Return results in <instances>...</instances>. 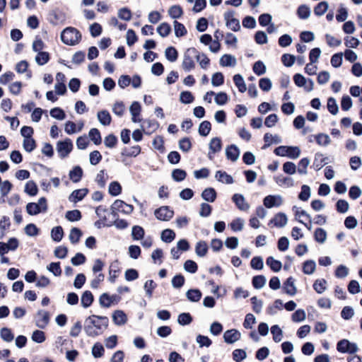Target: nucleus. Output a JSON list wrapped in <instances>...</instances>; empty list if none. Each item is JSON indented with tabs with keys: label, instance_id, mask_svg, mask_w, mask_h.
Segmentation results:
<instances>
[{
	"label": "nucleus",
	"instance_id": "obj_12",
	"mask_svg": "<svg viewBox=\"0 0 362 362\" xmlns=\"http://www.w3.org/2000/svg\"><path fill=\"white\" fill-rule=\"evenodd\" d=\"M233 12L227 11L224 13V18L226 22V26L233 31H238L240 28V22L233 17Z\"/></svg>",
	"mask_w": 362,
	"mask_h": 362
},
{
	"label": "nucleus",
	"instance_id": "obj_36",
	"mask_svg": "<svg viewBox=\"0 0 362 362\" xmlns=\"http://www.w3.org/2000/svg\"><path fill=\"white\" fill-rule=\"evenodd\" d=\"M196 61L199 63L200 67L203 69H207L210 64V59L206 56V54L199 52V57H197Z\"/></svg>",
	"mask_w": 362,
	"mask_h": 362
},
{
	"label": "nucleus",
	"instance_id": "obj_9",
	"mask_svg": "<svg viewBox=\"0 0 362 362\" xmlns=\"http://www.w3.org/2000/svg\"><path fill=\"white\" fill-rule=\"evenodd\" d=\"M154 215L160 221H168L173 218L174 212L168 206H165L157 209L154 211Z\"/></svg>",
	"mask_w": 362,
	"mask_h": 362
},
{
	"label": "nucleus",
	"instance_id": "obj_32",
	"mask_svg": "<svg viewBox=\"0 0 362 362\" xmlns=\"http://www.w3.org/2000/svg\"><path fill=\"white\" fill-rule=\"evenodd\" d=\"M81 305L83 308H88L93 301V296L89 291H86L81 296Z\"/></svg>",
	"mask_w": 362,
	"mask_h": 362
},
{
	"label": "nucleus",
	"instance_id": "obj_16",
	"mask_svg": "<svg viewBox=\"0 0 362 362\" xmlns=\"http://www.w3.org/2000/svg\"><path fill=\"white\" fill-rule=\"evenodd\" d=\"M240 337V332L235 329H228L223 334L224 341L227 344H233L238 341Z\"/></svg>",
	"mask_w": 362,
	"mask_h": 362
},
{
	"label": "nucleus",
	"instance_id": "obj_55",
	"mask_svg": "<svg viewBox=\"0 0 362 362\" xmlns=\"http://www.w3.org/2000/svg\"><path fill=\"white\" fill-rule=\"evenodd\" d=\"M81 235L82 233L80 229L78 228H73L70 231L69 240L71 243L76 244L79 241Z\"/></svg>",
	"mask_w": 362,
	"mask_h": 362
},
{
	"label": "nucleus",
	"instance_id": "obj_49",
	"mask_svg": "<svg viewBox=\"0 0 362 362\" xmlns=\"http://www.w3.org/2000/svg\"><path fill=\"white\" fill-rule=\"evenodd\" d=\"M64 235L63 229L61 226H56L52 229L51 237L55 242H59Z\"/></svg>",
	"mask_w": 362,
	"mask_h": 362
},
{
	"label": "nucleus",
	"instance_id": "obj_39",
	"mask_svg": "<svg viewBox=\"0 0 362 362\" xmlns=\"http://www.w3.org/2000/svg\"><path fill=\"white\" fill-rule=\"evenodd\" d=\"M168 14L169 16L173 18V19H177V18H180L182 14H183V11H182V8L178 6V5H174V6H172L169 9H168Z\"/></svg>",
	"mask_w": 362,
	"mask_h": 362
},
{
	"label": "nucleus",
	"instance_id": "obj_31",
	"mask_svg": "<svg viewBox=\"0 0 362 362\" xmlns=\"http://www.w3.org/2000/svg\"><path fill=\"white\" fill-rule=\"evenodd\" d=\"M266 263L274 272H278L281 269V262L279 260H276L273 257H267Z\"/></svg>",
	"mask_w": 362,
	"mask_h": 362
},
{
	"label": "nucleus",
	"instance_id": "obj_15",
	"mask_svg": "<svg viewBox=\"0 0 362 362\" xmlns=\"http://www.w3.org/2000/svg\"><path fill=\"white\" fill-rule=\"evenodd\" d=\"M232 200L238 207L243 211H247L250 209V204L246 202L244 196L241 194H235L232 197Z\"/></svg>",
	"mask_w": 362,
	"mask_h": 362
},
{
	"label": "nucleus",
	"instance_id": "obj_61",
	"mask_svg": "<svg viewBox=\"0 0 362 362\" xmlns=\"http://www.w3.org/2000/svg\"><path fill=\"white\" fill-rule=\"evenodd\" d=\"M326 280L317 279L313 284V288L317 293H322L326 290Z\"/></svg>",
	"mask_w": 362,
	"mask_h": 362
},
{
	"label": "nucleus",
	"instance_id": "obj_25",
	"mask_svg": "<svg viewBox=\"0 0 362 362\" xmlns=\"http://www.w3.org/2000/svg\"><path fill=\"white\" fill-rule=\"evenodd\" d=\"M70 180L73 182H78L83 176V170L80 166H75L69 173Z\"/></svg>",
	"mask_w": 362,
	"mask_h": 362
},
{
	"label": "nucleus",
	"instance_id": "obj_19",
	"mask_svg": "<svg viewBox=\"0 0 362 362\" xmlns=\"http://www.w3.org/2000/svg\"><path fill=\"white\" fill-rule=\"evenodd\" d=\"M295 280L293 277H288L284 284L283 289L285 293L290 296H294L297 292V288L295 286Z\"/></svg>",
	"mask_w": 362,
	"mask_h": 362
},
{
	"label": "nucleus",
	"instance_id": "obj_60",
	"mask_svg": "<svg viewBox=\"0 0 362 362\" xmlns=\"http://www.w3.org/2000/svg\"><path fill=\"white\" fill-rule=\"evenodd\" d=\"M349 269L343 264L338 266L335 270L334 274L337 278L344 279L349 274Z\"/></svg>",
	"mask_w": 362,
	"mask_h": 362
},
{
	"label": "nucleus",
	"instance_id": "obj_47",
	"mask_svg": "<svg viewBox=\"0 0 362 362\" xmlns=\"http://www.w3.org/2000/svg\"><path fill=\"white\" fill-rule=\"evenodd\" d=\"M297 15L301 19H307L310 16V9L306 5H300L298 8Z\"/></svg>",
	"mask_w": 362,
	"mask_h": 362
},
{
	"label": "nucleus",
	"instance_id": "obj_59",
	"mask_svg": "<svg viewBox=\"0 0 362 362\" xmlns=\"http://www.w3.org/2000/svg\"><path fill=\"white\" fill-rule=\"evenodd\" d=\"M211 127L209 121L202 122L199 127V134L202 136H206L211 131Z\"/></svg>",
	"mask_w": 362,
	"mask_h": 362
},
{
	"label": "nucleus",
	"instance_id": "obj_7",
	"mask_svg": "<svg viewBox=\"0 0 362 362\" xmlns=\"http://www.w3.org/2000/svg\"><path fill=\"white\" fill-rule=\"evenodd\" d=\"M337 349L341 353L355 354L358 348L356 343L350 342L348 339H341L337 344Z\"/></svg>",
	"mask_w": 362,
	"mask_h": 362
},
{
	"label": "nucleus",
	"instance_id": "obj_28",
	"mask_svg": "<svg viewBox=\"0 0 362 362\" xmlns=\"http://www.w3.org/2000/svg\"><path fill=\"white\" fill-rule=\"evenodd\" d=\"M328 158L324 157L322 153H317L315 156L313 165L317 170H320L327 163Z\"/></svg>",
	"mask_w": 362,
	"mask_h": 362
},
{
	"label": "nucleus",
	"instance_id": "obj_3",
	"mask_svg": "<svg viewBox=\"0 0 362 362\" xmlns=\"http://www.w3.org/2000/svg\"><path fill=\"white\" fill-rule=\"evenodd\" d=\"M199 57V51L194 47L188 48L184 53L182 67L185 71L195 68V60Z\"/></svg>",
	"mask_w": 362,
	"mask_h": 362
},
{
	"label": "nucleus",
	"instance_id": "obj_35",
	"mask_svg": "<svg viewBox=\"0 0 362 362\" xmlns=\"http://www.w3.org/2000/svg\"><path fill=\"white\" fill-rule=\"evenodd\" d=\"M233 81L240 93H244L246 91V84L243 76L240 74H235L233 76Z\"/></svg>",
	"mask_w": 362,
	"mask_h": 362
},
{
	"label": "nucleus",
	"instance_id": "obj_45",
	"mask_svg": "<svg viewBox=\"0 0 362 362\" xmlns=\"http://www.w3.org/2000/svg\"><path fill=\"white\" fill-rule=\"evenodd\" d=\"M187 298L192 302H197L202 297V293L199 289H190L186 293Z\"/></svg>",
	"mask_w": 362,
	"mask_h": 362
},
{
	"label": "nucleus",
	"instance_id": "obj_11",
	"mask_svg": "<svg viewBox=\"0 0 362 362\" xmlns=\"http://www.w3.org/2000/svg\"><path fill=\"white\" fill-rule=\"evenodd\" d=\"M264 206L267 208L278 207L283 204V198L281 195H268L263 199Z\"/></svg>",
	"mask_w": 362,
	"mask_h": 362
},
{
	"label": "nucleus",
	"instance_id": "obj_10",
	"mask_svg": "<svg viewBox=\"0 0 362 362\" xmlns=\"http://www.w3.org/2000/svg\"><path fill=\"white\" fill-rule=\"evenodd\" d=\"M112 210L113 212L117 211L124 214H130L133 211L134 207L132 205L128 204L122 200L117 199L112 205Z\"/></svg>",
	"mask_w": 362,
	"mask_h": 362
},
{
	"label": "nucleus",
	"instance_id": "obj_24",
	"mask_svg": "<svg viewBox=\"0 0 362 362\" xmlns=\"http://www.w3.org/2000/svg\"><path fill=\"white\" fill-rule=\"evenodd\" d=\"M216 192L212 187L206 188L202 193V197L208 202H214L216 199Z\"/></svg>",
	"mask_w": 362,
	"mask_h": 362
},
{
	"label": "nucleus",
	"instance_id": "obj_56",
	"mask_svg": "<svg viewBox=\"0 0 362 362\" xmlns=\"http://www.w3.org/2000/svg\"><path fill=\"white\" fill-rule=\"evenodd\" d=\"M47 269L52 273L55 276H59L62 274L60 262H52L47 266Z\"/></svg>",
	"mask_w": 362,
	"mask_h": 362
},
{
	"label": "nucleus",
	"instance_id": "obj_44",
	"mask_svg": "<svg viewBox=\"0 0 362 362\" xmlns=\"http://www.w3.org/2000/svg\"><path fill=\"white\" fill-rule=\"evenodd\" d=\"M266 277L263 275H258L253 277L252 283V286L257 288L260 289L263 288L266 284Z\"/></svg>",
	"mask_w": 362,
	"mask_h": 362
},
{
	"label": "nucleus",
	"instance_id": "obj_26",
	"mask_svg": "<svg viewBox=\"0 0 362 362\" xmlns=\"http://www.w3.org/2000/svg\"><path fill=\"white\" fill-rule=\"evenodd\" d=\"M97 117L102 125L108 126L111 123L112 118L109 112L107 110L99 111L97 114Z\"/></svg>",
	"mask_w": 362,
	"mask_h": 362
},
{
	"label": "nucleus",
	"instance_id": "obj_48",
	"mask_svg": "<svg viewBox=\"0 0 362 362\" xmlns=\"http://www.w3.org/2000/svg\"><path fill=\"white\" fill-rule=\"evenodd\" d=\"M37 187L33 180L28 181L25 186V192L30 196H35L37 194Z\"/></svg>",
	"mask_w": 362,
	"mask_h": 362
},
{
	"label": "nucleus",
	"instance_id": "obj_20",
	"mask_svg": "<svg viewBox=\"0 0 362 362\" xmlns=\"http://www.w3.org/2000/svg\"><path fill=\"white\" fill-rule=\"evenodd\" d=\"M270 222L278 228H283L287 224L288 218L284 213L280 212L276 214Z\"/></svg>",
	"mask_w": 362,
	"mask_h": 362
},
{
	"label": "nucleus",
	"instance_id": "obj_6",
	"mask_svg": "<svg viewBox=\"0 0 362 362\" xmlns=\"http://www.w3.org/2000/svg\"><path fill=\"white\" fill-rule=\"evenodd\" d=\"M59 156L61 158H64L69 156L73 149V143L71 140L66 138L64 141H59L56 146Z\"/></svg>",
	"mask_w": 362,
	"mask_h": 362
},
{
	"label": "nucleus",
	"instance_id": "obj_13",
	"mask_svg": "<svg viewBox=\"0 0 362 362\" xmlns=\"http://www.w3.org/2000/svg\"><path fill=\"white\" fill-rule=\"evenodd\" d=\"M222 148L221 140L218 137L213 138L209 144V151L208 153V158L210 160L214 159V154L221 151Z\"/></svg>",
	"mask_w": 362,
	"mask_h": 362
},
{
	"label": "nucleus",
	"instance_id": "obj_5",
	"mask_svg": "<svg viewBox=\"0 0 362 362\" xmlns=\"http://www.w3.org/2000/svg\"><path fill=\"white\" fill-rule=\"evenodd\" d=\"M47 209V200L45 197L40 198L37 203L30 202L26 206V211L31 216L45 212Z\"/></svg>",
	"mask_w": 362,
	"mask_h": 362
},
{
	"label": "nucleus",
	"instance_id": "obj_23",
	"mask_svg": "<svg viewBox=\"0 0 362 362\" xmlns=\"http://www.w3.org/2000/svg\"><path fill=\"white\" fill-rule=\"evenodd\" d=\"M133 122H139L141 119L138 117L141 112V105L138 102H134L129 108Z\"/></svg>",
	"mask_w": 362,
	"mask_h": 362
},
{
	"label": "nucleus",
	"instance_id": "obj_14",
	"mask_svg": "<svg viewBox=\"0 0 362 362\" xmlns=\"http://www.w3.org/2000/svg\"><path fill=\"white\" fill-rule=\"evenodd\" d=\"M119 300L117 295L110 296L107 293H103L99 299L100 305L104 308H109L112 304H116Z\"/></svg>",
	"mask_w": 362,
	"mask_h": 362
},
{
	"label": "nucleus",
	"instance_id": "obj_52",
	"mask_svg": "<svg viewBox=\"0 0 362 362\" xmlns=\"http://www.w3.org/2000/svg\"><path fill=\"white\" fill-rule=\"evenodd\" d=\"M157 32L161 37H167L171 32V27L167 23H162L157 28Z\"/></svg>",
	"mask_w": 362,
	"mask_h": 362
},
{
	"label": "nucleus",
	"instance_id": "obj_34",
	"mask_svg": "<svg viewBox=\"0 0 362 362\" xmlns=\"http://www.w3.org/2000/svg\"><path fill=\"white\" fill-rule=\"evenodd\" d=\"M208 251V245L205 241H199L195 247L196 254L199 257H204Z\"/></svg>",
	"mask_w": 362,
	"mask_h": 362
},
{
	"label": "nucleus",
	"instance_id": "obj_17",
	"mask_svg": "<svg viewBox=\"0 0 362 362\" xmlns=\"http://www.w3.org/2000/svg\"><path fill=\"white\" fill-rule=\"evenodd\" d=\"M88 190L86 188H82L79 189H76L72 192L69 197V200L71 202L76 203L79 201H81L88 194Z\"/></svg>",
	"mask_w": 362,
	"mask_h": 362
},
{
	"label": "nucleus",
	"instance_id": "obj_42",
	"mask_svg": "<svg viewBox=\"0 0 362 362\" xmlns=\"http://www.w3.org/2000/svg\"><path fill=\"white\" fill-rule=\"evenodd\" d=\"M310 164V160L308 158H303L298 163L297 171L300 175H306L308 173L307 168Z\"/></svg>",
	"mask_w": 362,
	"mask_h": 362
},
{
	"label": "nucleus",
	"instance_id": "obj_33",
	"mask_svg": "<svg viewBox=\"0 0 362 362\" xmlns=\"http://www.w3.org/2000/svg\"><path fill=\"white\" fill-rule=\"evenodd\" d=\"M90 139L95 144L99 145L101 144L102 139L99 130L96 128H92L88 132Z\"/></svg>",
	"mask_w": 362,
	"mask_h": 362
},
{
	"label": "nucleus",
	"instance_id": "obj_1",
	"mask_svg": "<svg viewBox=\"0 0 362 362\" xmlns=\"http://www.w3.org/2000/svg\"><path fill=\"white\" fill-rule=\"evenodd\" d=\"M108 324L109 320L107 317L93 315L86 319L84 331L88 337H95L104 332Z\"/></svg>",
	"mask_w": 362,
	"mask_h": 362
},
{
	"label": "nucleus",
	"instance_id": "obj_41",
	"mask_svg": "<svg viewBox=\"0 0 362 362\" xmlns=\"http://www.w3.org/2000/svg\"><path fill=\"white\" fill-rule=\"evenodd\" d=\"M314 238L317 243L322 244L327 240V232L323 228H318L314 233Z\"/></svg>",
	"mask_w": 362,
	"mask_h": 362
},
{
	"label": "nucleus",
	"instance_id": "obj_58",
	"mask_svg": "<svg viewBox=\"0 0 362 362\" xmlns=\"http://www.w3.org/2000/svg\"><path fill=\"white\" fill-rule=\"evenodd\" d=\"M165 55L166 59L172 62L176 61L178 57L177 52L173 47H168L165 51Z\"/></svg>",
	"mask_w": 362,
	"mask_h": 362
},
{
	"label": "nucleus",
	"instance_id": "obj_4",
	"mask_svg": "<svg viewBox=\"0 0 362 362\" xmlns=\"http://www.w3.org/2000/svg\"><path fill=\"white\" fill-rule=\"evenodd\" d=\"M300 149L298 146H280L274 149V153L279 156H287L291 159H296L300 155Z\"/></svg>",
	"mask_w": 362,
	"mask_h": 362
},
{
	"label": "nucleus",
	"instance_id": "obj_63",
	"mask_svg": "<svg viewBox=\"0 0 362 362\" xmlns=\"http://www.w3.org/2000/svg\"><path fill=\"white\" fill-rule=\"evenodd\" d=\"M186 176V172L182 169H175L172 172V177L176 182H181L184 180Z\"/></svg>",
	"mask_w": 362,
	"mask_h": 362
},
{
	"label": "nucleus",
	"instance_id": "obj_2",
	"mask_svg": "<svg viewBox=\"0 0 362 362\" xmlns=\"http://www.w3.org/2000/svg\"><path fill=\"white\" fill-rule=\"evenodd\" d=\"M81 39V35L80 32L72 27H68L63 30L61 33L62 41L68 45H77Z\"/></svg>",
	"mask_w": 362,
	"mask_h": 362
},
{
	"label": "nucleus",
	"instance_id": "obj_8",
	"mask_svg": "<svg viewBox=\"0 0 362 362\" xmlns=\"http://www.w3.org/2000/svg\"><path fill=\"white\" fill-rule=\"evenodd\" d=\"M34 319L35 325L40 329H44L49 322V313L44 310H40L36 313Z\"/></svg>",
	"mask_w": 362,
	"mask_h": 362
},
{
	"label": "nucleus",
	"instance_id": "obj_40",
	"mask_svg": "<svg viewBox=\"0 0 362 362\" xmlns=\"http://www.w3.org/2000/svg\"><path fill=\"white\" fill-rule=\"evenodd\" d=\"M144 230L139 226H134L132 227V236L134 240H142L144 237Z\"/></svg>",
	"mask_w": 362,
	"mask_h": 362
},
{
	"label": "nucleus",
	"instance_id": "obj_51",
	"mask_svg": "<svg viewBox=\"0 0 362 362\" xmlns=\"http://www.w3.org/2000/svg\"><path fill=\"white\" fill-rule=\"evenodd\" d=\"M65 217L69 221H77L81 218V214L78 209L68 211L66 213Z\"/></svg>",
	"mask_w": 362,
	"mask_h": 362
},
{
	"label": "nucleus",
	"instance_id": "obj_37",
	"mask_svg": "<svg viewBox=\"0 0 362 362\" xmlns=\"http://www.w3.org/2000/svg\"><path fill=\"white\" fill-rule=\"evenodd\" d=\"M315 140L318 145L322 146H328L330 142L331 139L328 134L320 133L317 135H315Z\"/></svg>",
	"mask_w": 362,
	"mask_h": 362
},
{
	"label": "nucleus",
	"instance_id": "obj_21",
	"mask_svg": "<svg viewBox=\"0 0 362 362\" xmlns=\"http://www.w3.org/2000/svg\"><path fill=\"white\" fill-rule=\"evenodd\" d=\"M215 178L217 181L224 184H233L234 180L233 177L228 175L226 172L218 170L216 172Z\"/></svg>",
	"mask_w": 362,
	"mask_h": 362
},
{
	"label": "nucleus",
	"instance_id": "obj_43",
	"mask_svg": "<svg viewBox=\"0 0 362 362\" xmlns=\"http://www.w3.org/2000/svg\"><path fill=\"white\" fill-rule=\"evenodd\" d=\"M329 7V4L327 1H321L317 4L314 8V13L317 16H321L325 13Z\"/></svg>",
	"mask_w": 362,
	"mask_h": 362
},
{
	"label": "nucleus",
	"instance_id": "obj_54",
	"mask_svg": "<svg viewBox=\"0 0 362 362\" xmlns=\"http://www.w3.org/2000/svg\"><path fill=\"white\" fill-rule=\"evenodd\" d=\"M0 336L1 338L6 342L12 341L14 338V336L11 332V330L7 327H3L2 329H1Z\"/></svg>",
	"mask_w": 362,
	"mask_h": 362
},
{
	"label": "nucleus",
	"instance_id": "obj_50",
	"mask_svg": "<svg viewBox=\"0 0 362 362\" xmlns=\"http://www.w3.org/2000/svg\"><path fill=\"white\" fill-rule=\"evenodd\" d=\"M49 54L47 52H40L35 57V62L37 64L42 66L48 62Z\"/></svg>",
	"mask_w": 362,
	"mask_h": 362
},
{
	"label": "nucleus",
	"instance_id": "obj_27",
	"mask_svg": "<svg viewBox=\"0 0 362 362\" xmlns=\"http://www.w3.org/2000/svg\"><path fill=\"white\" fill-rule=\"evenodd\" d=\"M275 182L279 186H285L286 187H292L294 186V180L290 177H284L279 175L274 177Z\"/></svg>",
	"mask_w": 362,
	"mask_h": 362
},
{
	"label": "nucleus",
	"instance_id": "obj_62",
	"mask_svg": "<svg viewBox=\"0 0 362 362\" xmlns=\"http://www.w3.org/2000/svg\"><path fill=\"white\" fill-rule=\"evenodd\" d=\"M283 171L286 174L293 175L297 171L296 165L293 162L287 161L283 165Z\"/></svg>",
	"mask_w": 362,
	"mask_h": 362
},
{
	"label": "nucleus",
	"instance_id": "obj_53",
	"mask_svg": "<svg viewBox=\"0 0 362 362\" xmlns=\"http://www.w3.org/2000/svg\"><path fill=\"white\" fill-rule=\"evenodd\" d=\"M175 238V233L171 229H165L161 233V240L165 243H171Z\"/></svg>",
	"mask_w": 362,
	"mask_h": 362
},
{
	"label": "nucleus",
	"instance_id": "obj_64",
	"mask_svg": "<svg viewBox=\"0 0 362 362\" xmlns=\"http://www.w3.org/2000/svg\"><path fill=\"white\" fill-rule=\"evenodd\" d=\"M192 321V317L188 313H183L178 315L177 322L180 325H189Z\"/></svg>",
	"mask_w": 362,
	"mask_h": 362
},
{
	"label": "nucleus",
	"instance_id": "obj_29",
	"mask_svg": "<svg viewBox=\"0 0 362 362\" xmlns=\"http://www.w3.org/2000/svg\"><path fill=\"white\" fill-rule=\"evenodd\" d=\"M219 63L222 66H235L236 59L230 54H223L221 57Z\"/></svg>",
	"mask_w": 362,
	"mask_h": 362
},
{
	"label": "nucleus",
	"instance_id": "obj_22",
	"mask_svg": "<svg viewBox=\"0 0 362 362\" xmlns=\"http://www.w3.org/2000/svg\"><path fill=\"white\" fill-rule=\"evenodd\" d=\"M112 320L115 325L121 326L127 322V317L122 310H118L113 313Z\"/></svg>",
	"mask_w": 362,
	"mask_h": 362
},
{
	"label": "nucleus",
	"instance_id": "obj_30",
	"mask_svg": "<svg viewBox=\"0 0 362 362\" xmlns=\"http://www.w3.org/2000/svg\"><path fill=\"white\" fill-rule=\"evenodd\" d=\"M264 141L265 142L264 148H266L267 146H269L272 143H274V144L281 143V139L279 136H278L276 134L272 135V134L266 133L264 136Z\"/></svg>",
	"mask_w": 362,
	"mask_h": 362
},
{
	"label": "nucleus",
	"instance_id": "obj_57",
	"mask_svg": "<svg viewBox=\"0 0 362 362\" xmlns=\"http://www.w3.org/2000/svg\"><path fill=\"white\" fill-rule=\"evenodd\" d=\"M271 332L273 335V339L275 342H279L283 337V332L278 325H273L271 327Z\"/></svg>",
	"mask_w": 362,
	"mask_h": 362
},
{
	"label": "nucleus",
	"instance_id": "obj_18",
	"mask_svg": "<svg viewBox=\"0 0 362 362\" xmlns=\"http://www.w3.org/2000/svg\"><path fill=\"white\" fill-rule=\"evenodd\" d=\"M226 155L228 160L235 162L240 156V150L237 146L232 144L226 148Z\"/></svg>",
	"mask_w": 362,
	"mask_h": 362
},
{
	"label": "nucleus",
	"instance_id": "obj_46",
	"mask_svg": "<svg viewBox=\"0 0 362 362\" xmlns=\"http://www.w3.org/2000/svg\"><path fill=\"white\" fill-rule=\"evenodd\" d=\"M175 35L176 37H182L187 34V30L183 24L177 21L173 22Z\"/></svg>",
	"mask_w": 362,
	"mask_h": 362
},
{
	"label": "nucleus",
	"instance_id": "obj_38",
	"mask_svg": "<svg viewBox=\"0 0 362 362\" xmlns=\"http://www.w3.org/2000/svg\"><path fill=\"white\" fill-rule=\"evenodd\" d=\"M316 269V264L313 260H307L303 263V272L305 274L310 275L313 274Z\"/></svg>",
	"mask_w": 362,
	"mask_h": 362
}]
</instances>
